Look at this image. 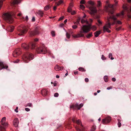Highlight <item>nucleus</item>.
<instances>
[{"mask_svg":"<svg viewBox=\"0 0 131 131\" xmlns=\"http://www.w3.org/2000/svg\"><path fill=\"white\" fill-rule=\"evenodd\" d=\"M112 81L114 82L116 81V79L115 78H112Z\"/></svg>","mask_w":131,"mask_h":131,"instance_id":"obj_60","label":"nucleus"},{"mask_svg":"<svg viewBox=\"0 0 131 131\" xmlns=\"http://www.w3.org/2000/svg\"><path fill=\"white\" fill-rule=\"evenodd\" d=\"M117 23L118 24H122V22L119 21V20H118L117 21Z\"/></svg>","mask_w":131,"mask_h":131,"instance_id":"obj_51","label":"nucleus"},{"mask_svg":"<svg viewBox=\"0 0 131 131\" xmlns=\"http://www.w3.org/2000/svg\"><path fill=\"white\" fill-rule=\"evenodd\" d=\"M66 127L68 128H69V129L71 128V125H70V124L69 123H68L66 125Z\"/></svg>","mask_w":131,"mask_h":131,"instance_id":"obj_26","label":"nucleus"},{"mask_svg":"<svg viewBox=\"0 0 131 131\" xmlns=\"http://www.w3.org/2000/svg\"><path fill=\"white\" fill-rule=\"evenodd\" d=\"M85 81L86 82H89V80L88 78H85Z\"/></svg>","mask_w":131,"mask_h":131,"instance_id":"obj_49","label":"nucleus"},{"mask_svg":"<svg viewBox=\"0 0 131 131\" xmlns=\"http://www.w3.org/2000/svg\"><path fill=\"white\" fill-rule=\"evenodd\" d=\"M59 94L57 93H56L54 94V96L55 97H58V96Z\"/></svg>","mask_w":131,"mask_h":131,"instance_id":"obj_40","label":"nucleus"},{"mask_svg":"<svg viewBox=\"0 0 131 131\" xmlns=\"http://www.w3.org/2000/svg\"><path fill=\"white\" fill-rule=\"evenodd\" d=\"M107 6L110 7H112L113 5H110L109 3H107Z\"/></svg>","mask_w":131,"mask_h":131,"instance_id":"obj_43","label":"nucleus"},{"mask_svg":"<svg viewBox=\"0 0 131 131\" xmlns=\"http://www.w3.org/2000/svg\"><path fill=\"white\" fill-rule=\"evenodd\" d=\"M97 7H100L101 6V3L100 1H97Z\"/></svg>","mask_w":131,"mask_h":131,"instance_id":"obj_29","label":"nucleus"},{"mask_svg":"<svg viewBox=\"0 0 131 131\" xmlns=\"http://www.w3.org/2000/svg\"><path fill=\"white\" fill-rule=\"evenodd\" d=\"M118 127H120L121 125V123H120V121H119V120H118Z\"/></svg>","mask_w":131,"mask_h":131,"instance_id":"obj_38","label":"nucleus"},{"mask_svg":"<svg viewBox=\"0 0 131 131\" xmlns=\"http://www.w3.org/2000/svg\"><path fill=\"white\" fill-rule=\"evenodd\" d=\"M123 8L124 9L126 10L127 9V8L126 5H123Z\"/></svg>","mask_w":131,"mask_h":131,"instance_id":"obj_36","label":"nucleus"},{"mask_svg":"<svg viewBox=\"0 0 131 131\" xmlns=\"http://www.w3.org/2000/svg\"><path fill=\"white\" fill-rule=\"evenodd\" d=\"M28 27L23 26L18 28V34L19 35L21 36L26 33L28 31Z\"/></svg>","mask_w":131,"mask_h":131,"instance_id":"obj_6","label":"nucleus"},{"mask_svg":"<svg viewBox=\"0 0 131 131\" xmlns=\"http://www.w3.org/2000/svg\"><path fill=\"white\" fill-rule=\"evenodd\" d=\"M22 47L26 50L30 48L32 49L35 48L36 49V52L39 53L45 54L47 52L46 48L44 45L36 47L35 43H30L29 45L24 43L22 44Z\"/></svg>","mask_w":131,"mask_h":131,"instance_id":"obj_2","label":"nucleus"},{"mask_svg":"<svg viewBox=\"0 0 131 131\" xmlns=\"http://www.w3.org/2000/svg\"><path fill=\"white\" fill-rule=\"evenodd\" d=\"M92 21H93V20L92 19H90L89 20V21H88L89 24H88V25H89V24H90L89 23H91L92 22Z\"/></svg>","mask_w":131,"mask_h":131,"instance_id":"obj_44","label":"nucleus"},{"mask_svg":"<svg viewBox=\"0 0 131 131\" xmlns=\"http://www.w3.org/2000/svg\"><path fill=\"white\" fill-rule=\"evenodd\" d=\"M62 2H63V1H62L61 0V1H59L58 2V3H57V6L59 5L60 4H61L62 3Z\"/></svg>","mask_w":131,"mask_h":131,"instance_id":"obj_31","label":"nucleus"},{"mask_svg":"<svg viewBox=\"0 0 131 131\" xmlns=\"http://www.w3.org/2000/svg\"><path fill=\"white\" fill-rule=\"evenodd\" d=\"M51 34H52V36L53 37H54V36H55V35L54 32H53V31L52 32H51Z\"/></svg>","mask_w":131,"mask_h":131,"instance_id":"obj_54","label":"nucleus"},{"mask_svg":"<svg viewBox=\"0 0 131 131\" xmlns=\"http://www.w3.org/2000/svg\"><path fill=\"white\" fill-rule=\"evenodd\" d=\"M64 17L63 16H62L60 17L58 20V21H60L62 19H63V18Z\"/></svg>","mask_w":131,"mask_h":131,"instance_id":"obj_42","label":"nucleus"},{"mask_svg":"<svg viewBox=\"0 0 131 131\" xmlns=\"http://www.w3.org/2000/svg\"><path fill=\"white\" fill-rule=\"evenodd\" d=\"M96 129V126L95 125H93L91 128V131H95Z\"/></svg>","mask_w":131,"mask_h":131,"instance_id":"obj_24","label":"nucleus"},{"mask_svg":"<svg viewBox=\"0 0 131 131\" xmlns=\"http://www.w3.org/2000/svg\"><path fill=\"white\" fill-rule=\"evenodd\" d=\"M72 11V8H71L70 7H68V12L70 13Z\"/></svg>","mask_w":131,"mask_h":131,"instance_id":"obj_33","label":"nucleus"},{"mask_svg":"<svg viewBox=\"0 0 131 131\" xmlns=\"http://www.w3.org/2000/svg\"><path fill=\"white\" fill-rule=\"evenodd\" d=\"M79 70L80 71H81L82 72H85L86 71V70L84 68L82 67H80L79 68Z\"/></svg>","mask_w":131,"mask_h":131,"instance_id":"obj_23","label":"nucleus"},{"mask_svg":"<svg viewBox=\"0 0 131 131\" xmlns=\"http://www.w3.org/2000/svg\"><path fill=\"white\" fill-rule=\"evenodd\" d=\"M67 19H65V20H64V24H66V23H67Z\"/></svg>","mask_w":131,"mask_h":131,"instance_id":"obj_63","label":"nucleus"},{"mask_svg":"<svg viewBox=\"0 0 131 131\" xmlns=\"http://www.w3.org/2000/svg\"><path fill=\"white\" fill-rule=\"evenodd\" d=\"M91 29H92L93 30L95 31L97 27L95 26H91V24H89L88 25H83L81 28V29L83 31H81L80 34H78V35L74 36L73 37L75 38L79 37H83L84 35L82 33H87Z\"/></svg>","mask_w":131,"mask_h":131,"instance_id":"obj_3","label":"nucleus"},{"mask_svg":"<svg viewBox=\"0 0 131 131\" xmlns=\"http://www.w3.org/2000/svg\"><path fill=\"white\" fill-rule=\"evenodd\" d=\"M21 15H22L21 14V13H18V14H17V15L18 16H21V17L23 18V19H25L24 17H23V16H21Z\"/></svg>","mask_w":131,"mask_h":131,"instance_id":"obj_30","label":"nucleus"},{"mask_svg":"<svg viewBox=\"0 0 131 131\" xmlns=\"http://www.w3.org/2000/svg\"><path fill=\"white\" fill-rule=\"evenodd\" d=\"M21 0H13L11 3V5L13 6V11L10 13H5L3 14V17L4 19L7 23L9 24L12 23L14 21V20L12 16H14L16 15V14L17 11V7H15V4H18L20 3Z\"/></svg>","mask_w":131,"mask_h":131,"instance_id":"obj_1","label":"nucleus"},{"mask_svg":"<svg viewBox=\"0 0 131 131\" xmlns=\"http://www.w3.org/2000/svg\"><path fill=\"white\" fill-rule=\"evenodd\" d=\"M40 29L41 28L39 27H37L34 31H31L30 32V36L32 37L35 35H38Z\"/></svg>","mask_w":131,"mask_h":131,"instance_id":"obj_8","label":"nucleus"},{"mask_svg":"<svg viewBox=\"0 0 131 131\" xmlns=\"http://www.w3.org/2000/svg\"><path fill=\"white\" fill-rule=\"evenodd\" d=\"M54 69L57 71H59L60 70V67L57 65L54 67Z\"/></svg>","mask_w":131,"mask_h":131,"instance_id":"obj_19","label":"nucleus"},{"mask_svg":"<svg viewBox=\"0 0 131 131\" xmlns=\"http://www.w3.org/2000/svg\"><path fill=\"white\" fill-rule=\"evenodd\" d=\"M28 19V17L27 16H26L25 17V20L26 21H27Z\"/></svg>","mask_w":131,"mask_h":131,"instance_id":"obj_57","label":"nucleus"},{"mask_svg":"<svg viewBox=\"0 0 131 131\" xmlns=\"http://www.w3.org/2000/svg\"><path fill=\"white\" fill-rule=\"evenodd\" d=\"M92 32H91L89 34H88L86 36V37L88 38H90V37H91L92 35Z\"/></svg>","mask_w":131,"mask_h":131,"instance_id":"obj_25","label":"nucleus"},{"mask_svg":"<svg viewBox=\"0 0 131 131\" xmlns=\"http://www.w3.org/2000/svg\"><path fill=\"white\" fill-rule=\"evenodd\" d=\"M104 81L106 82V76H105L104 78Z\"/></svg>","mask_w":131,"mask_h":131,"instance_id":"obj_52","label":"nucleus"},{"mask_svg":"<svg viewBox=\"0 0 131 131\" xmlns=\"http://www.w3.org/2000/svg\"><path fill=\"white\" fill-rule=\"evenodd\" d=\"M14 28V26H10L8 28V30L9 31L12 32L13 31Z\"/></svg>","mask_w":131,"mask_h":131,"instance_id":"obj_14","label":"nucleus"},{"mask_svg":"<svg viewBox=\"0 0 131 131\" xmlns=\"http://www.w3.org/2000/svg\"><path fill=\"white\" fill-rule=\"evenodd\" d=\"M112 86H110V87H108L107 88V89L109 90H110V89H112Z\"/></svg>","mask_w":131,"mask_h":131,"instance_id":"obj_62","label":"nucleus"},{"mask_svg":"<svg viewBox=\"0 0 131 131\" xmlns=\"http://www.w3.org/2000/svg\"><path fill=\"white\" fill-rule=\"evenodd\" d=\"M32 104L31 103H28L27 104V106H30V107L32 106Z\"/></svg>","mask_w":131,"mask_h":131,"instance_id":"obj_47","label":"nucleus"},{"mask_svg":"<svg viewBox=\"0 0 131 131\" xmlns=\"http://www.w3.org/2000/svg\"><path fill=\"white\" fill-rule=\"evenodd\" d=\"M101 31H97L94 33L95 36L96 37L98 36L100 34Z\"/></svg>","mask_w":131,"mask_h":131,"instance_id":"obj_17","label":"nucleus"},{"mask_svg":"<svg viewBox=\"0 0 131 131\" xmlns=\"http://www.w3.org/2000/svg\"><path fill=\"white\" fill-rule=\"evenodd\" d=\"M6 118L5 117H4L2 119L1 123L2 125H3L5 124V123L6 121Z\"/></svg>","mask_w":131,"mask_h":131,"instance_id":"obj_15","label":"nucleus"},{"mask_svg":"<svg viewBox=\"0 0 131 131\" xmlns=\"http://www.w3.org/2000/svg\"><path fill=\"white\" fill-rule=\"evenodd\" d=\"M80 7L81 9H84L85 8V6L83 5L82 4L80 5Z\"/></svg>","mask_w":131,"mask_h":131,"instance_id":"obj_39","label":"nucleus"},{"mask_svg":"<svg viewBox=\"0 0 131 131\" xmlns=\"http://www.w3.org/2000/svg\"><path fill=\"white\" fill-rule=\"evenodd\" d=\"M110 26V24L109 23H108L107 24V27H109Z\"/></svg>","mask_w":131,"mask_h":131,"instance_id":"obj_58","label":"nucleus"},{"mask_svg":"<svg viewBox=\"0 0 131 131\" xmlns=\"http://www.w3.org/2000/svg\"><path fill=\"white\" fill-rule=\"evenodd\" d=\"M72 121L73 123L76 122L77 124L79 125V128H78L77 129V130H78L80 131H83L84 128L81 123L80 120L79 119L77 121H76L75 119H72Z\"/></svg>","mask_w":131,"mask_h":131,"instance_id":"obj_7","label":"nucleus"},{"mask_svg":"<svg viewBox=\"0 0 131 131\" xmlns=\"http://www.w3.org/2000/svg\"><path fill=\"white\" fill-rule=\"evenodd\" d=\"M81 22L82 24L85 23L86 24H89V22L87 20H85L83 19H82L81 21Z\"/></svg>","mask_w":131,"mask_h":131,"instance_id":"obj_20","label":"nucleus"},{"mask_svg":"<svg viewBox=\"0 0 131 131\" xmlns=\"http://www.w3.org/2000/svg\"><path fill=\"white\" fill-rule=\"evenodd\" d=\"M108 57L110 58L111 59L113 60L114 59V58L113 57L112 54L111 53H110L109 54Z\"/></svg>","mask_w":131,"mask_h":131,"instance_id":"obj_27","label":"nucleus"},{"mask_svg":"<svg viewBox=\"0 0 131 131\" xmlns=\"http://www.w3.org/2000/svg\"><path fill=\"white\" fill-rule=\"evenodd\" d=\"M127 16L129 18H131V15H128Z\"/></svg>","mask_w":131,"mask_h":131,"instance_id":"obj_64","label":"nucleus"},{"mask_svg":"<svg viewBox=\"0 0 131 131\" xmlns=\"http://www.w3.org/2000/svg\"><path fill=\"white\" fill-rule=\"evenodd\" d=\"M124 15V11H122L121 13L117 14H116V16L117 17L121 16H123Z\"/></svg>","mask_w":131,"mask_h":131,"instance_id":"obj_16","label":"nucleus"},{"mask_svg":"<svg viewBox=\"0 0 131 131\" xmlns=\"http://www.w3.org/2000/svg\"><path fill=\"white\" fill-rule=\"evenodd\" d=\"M73 6V5L72 4H70L69 5V7H70L71 8Z\"/></svg>","mask_w":131,"mask_h":131,"instance_id":"obj_59","label":"nucleus"},{"mask_svg":"<svg viewBox=\"0 0 131 131\" xmlns=\"http://www.w3.org/2000/svg\"><path fill=\"white\" fill-rule=\"evenodd\" d=\"M85 1L84 0H82L80 1V4H84L85 3Z\"/></svg>","mask_w":131,"mask_h":131,"instance_id":"obj_41","label":"nucleus"},{"mask_svg":"<svg viewBox=\"0 0 131 131\" xmlns=\"http://www.w3.org/2000/svg\"><path fill=\"white\" fill-rule=\"evenodd\" d=\"M66 36L68 38H69L70 37V35L68 33V32H67L66 34Z\"/></svg>","mask_w":131,"mask_h":131,"instance_id":"obj_35","label":"nucleus"},{"mask_svg":"<svg viewBox=\"0 0 131 131\" xmlns=\"http://www.w3.org/2000/svg\"><path fill=\"white\" fill-rule=\"evenodd\" d=\"M37 14L40 15L41 17H42L43 14V12L41 10H39L37 12Z\"/></svg>","mask_w":131,"mask_h":131,"instance_id":"obj_18","label":"nucleus"},{"mask_svg":"<svg viewBox=\"0 0 131 131\" xmlns=\"http://www.w3.org/2000/svg\"><path fill=\"white\" fill-rule=\"evenodd\" d=\"M89 2V4L92 6L90 7V9L91 10V14L94 18L98 19L100 17L97 14V10L96 7L93 6L94 4V2L92 1H90Z\"/></svg>","mask_w":131,"mask_h":131,"instance_id":"obj_4","label":"nucleus"},{"mask_svg":"<svg viewBox=\"0 0 131 131\" xmlns=\"http://www.w3.org/2000/svg\"><path fill=\"white\" fill-rule=\"evenodd\" d=\"M111 117L109 116H107V123H109L111 121Z\"/></svg>","mask_w":131,"mask_h":131,"instance_id":"obj_22","label":"nucleus"},{"mask_svg":"<svg viewBox=\"0 0 131 131\" xmlns=\"http://www.w3.org/2000/svg\"><path fill=\"white\" fill-rule=\"evenodd\" d=\"M72 27L73 28L75 29L77 27V26L76 25H74Z\"/></svg>","mask_w":131,"mask_h":131,"instance_id":"obj_48","label":"nucleus"},{"mask_svg":"<svg viewBox=\"0 0 131 131\" xmlns=\"http://www.w3.org/2000/svg\"><path fill=\"white\" fill-rule=\"evenodd\" d=\"M101 59L103 60H104L106 59V58L103 55H102V56Z\"/></svg>","mask_w":131,"mask_h":131,"instance_id":"obj_46","label":"nucleus"},{"mask_svg":"<svg viewBox=\"0 0 131 131\" xmlns=\"http://www.w3.org/2000/svg\"><path fill=\"white\" fill-rule=\"evenodd\" d=\"M18 109V107H16V109H15V111L16 112H18V111H17V110Z\"/></svg>","mask_w":131,"mask_h":131,"instance_id":"obj_55","label":"nucleus"},{"mask_svg":"<svg viewBox=\"0 0 131 131\" xmlns=\"http://www.w3.org/2000/svg\"><path fill=\"white\" fill-rule=\"evenodd\" d=\"M48 91L45 89L42 90L41 91V94L43 96H46L47 95Z\"/></svg>","mask_w":131,"mask_h":131,"instance_id":"obj_13","label":"nucleus"},{"mask_svg":"<svg viewBox=\"0 0 131 131\" xmlns=\"http://www.w3.org/2000/svg\"><path fill=\"white\" fill-rule=\"evenodd\" d=\"M112 18L114 20L117 19V18L114 16H112Z\"/></svg>","mask_w":131,"mask_h":131,"instance_id":"obj_45","label":"nucleus"},{"mask_svg":"<svg viewBox=\"0 0 131 131\" xmlns=\"http://www.w3.org/2000/svg\"><path fill=\"white\" fill-rule=\"evenodd\" d=\"M19 123L18 120L17 118H15L13 121V124L15 126L17 127Z\"/></svg>","mask_w":131,"mask_h":131,"instance_id":"obj_12","label":"nucleus"},{"mask_svg":"<svg viewBox=\"0 0 131 131\" xmlns=\"http://www.w3.org/2000/svg\"><path fill=\"white\" fill-rule=\"evenodd\" d=\"M8 67V66L5 65L3 62H0V70H2L3 68L7 69Z\"/></svg>","mask_w":131,"mask_h":131,"instance_id":"obj_11","label":"nucleus"},{"mask_svg":"<svg viewBox=\"0 0 131 131\" xmlns=\"http://www.w3.org/2000/svg\"><path fill=\"white\" fill-rule=\"evenodd\" d=\"M98 24H97V25L98 26H100L102 24V22L99 19H98L97 20Z\"/></svg>","mask_w":131,"mask_h":131,"instance_id":"obj_28","label":"nucleus"},{"mask_svg":"<svg viewBox=\"0 0 131 131\" xmlns=\"http://www.w3.org/2000/svg\"><path fill=\"white\" fill-rule=\"evenodd\" d=\"M25 109L26 111L27 112L29 111L30 110V109L28 108H25Z\"/></svg>","mask_w":131,"mask_h":131,"instance_id":"obj_56","label":"nucleus"},{"mask_svg":"<svg viewBox=\"0 0 131 131\" xmlns=\"http://www.w3.org/2000/svg\"><path fill=\"white\" fill-rule=\"evenodd\" d=\"M103 31L104 32H105L106 31V25L105 24V26L103 27Z\"/></svg>","mask_w":131,"mask_h":131,"instance_id":"obj_34","label":"nucleus"},{"mask_svg":"<svg viewBox=\"0 0 131 131\" xmlns=\"http://www.w3.org/2000/svg\"><path fill=\"white\" fill-rule=\"evenodd\" d=\"M83 104H81L79 105L78 104H76L75 105H72L70 106V108H72L74 110L76 109L77 108L78 110H79L83 106Z\"/></svg>","mask_w":131,"mask_h":131,"instance_id":"obj_9","label":"nucleus"},{"mask_svg":"<svg viewBox=\"0 0 131 131\" xmlns=\"http://www.w3.org/2000/svg\"><path fill=\"white\" fill-rule=\"evenodd\" d=\"M19 60H18L16 61H14V62L15 63H17L19 62Z\"/></svg>","mask_w":131,"mask_h":131,"instance_id":"obj_61","label":"nucleus"},{"mask_svg":"<svg viewBox=\"0 0 131 131\" xmlns=\"http://www.w3.org/2000/svg\"><path fill=\"white\" fill-rule=\"evenodd\" d=\"M102 122L103 124H106V118L105 119H103L102 121Z\"/></svg>","mask_w":131,"mask_h":131,"instance_id":"obj_37","label":"nucleus"},{"mask_svg":"<svg viewBox=\"0 0 131 131\" xmlns=\"http://www.w3.org/2000/svg\"><path fill=\"white\" fill-rule=\"evenodd\" d=\"M49 7L48 5L46 6L44 8V10H48L49 8Z\"/></svg>","mask_w":131,"mask_h":131,"instance_id":"obj_32","label":"nucleus"},{"mask_svg":"<svg viewBox=\"0 0 131 131\" xmlns=\"http://www.w3.org/2000/svg\"><path fill=\"white\" fill-rule=\"evenodd\" d=\"M34 58V55L31 53L27 52L25 54L23 57L24 60L25 62H28V61L32 60Z\"/></svg>","mask_w":131,"mask_h":131,"instance_id":"obj_5","label":"nucleus"},{"mask_svg":"<svg viewBox=\"0 0 131 131\" xmlns=\"http://www.w3.org/2000/svg\"><path fill=\"white\" fill-rule=\"evenodd\" d=\"M35 18L34 17H33L32 19V21L33 22H34L35 21Z\"/></svg>","mask_w":131,"mask_h":131,"instance_id":"obj_53","label":"nucleus"},{"mask_svg":"<svg viewBox=\"0 0 131 131\" xmlns=\"http://www.w3.org/2000/svg\"><path fill=\"white\" fill-rule=\"evenodd\" d=\"M81 19L80 17H78V19L76 22H74V24H77V25L79 24V22L80 20Z\"/></svg>","mask_w":131,"mask_h":131,"instance_id":"obj_21","label":"nucleus"},{"mask_svg":"<svg viewBox=\"0 0 131 131\" xmlns=\"http://www.w3.org/2000/svg\"><path fill=\"white\" fill-rule=\"evenodd\" d=\"M71 14L72 15H74L75 14V12L74 11H71Z\"/></svg>","mask_w":131,"mask_h":131,"instance_id":"obj_50","label":"nucleus"},{"mask_svg":"<svg viewBox=\"0 0 131 131\" xmlns=\"http://www.w3.org/2000/svg\"><path fill=\"white\" fill-rule=\"evenodd\" d=\"M21 53V49L20 48L16 49L14 51L13 54L14 57H17Z\"/></svg>","mask_w":131,"mask_h":131,"instance_id":"obj_10","label":"nucleus"}]
</instances>
